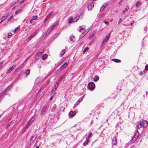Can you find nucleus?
Wrapping results in <instances>:
<instances>
[{
    "mask_svg": "<svg viewBox=\"0 0 148 148\" xmlns=\"http://www.w3.org/2000/svg\"><path fill=\"white\" fill-rule=\"evenodd\" d=\"M47 108V107L46 106H45L43 107L41 112V115H44L45 114V112L46 111Z\"/></svg>",
    "mask_w": 148,
    "mask_h": 148,
    "instance_id": "5",
    "label": "nucleus"
},
{
    "mask_svg": "<svg viewBox=\"0 0 148 148\" xmlns=\"http://www.w3.org/2000/svg\"><path fill=\"white\" fill-rule=\"evenodd\" d=\"M92 134L91 133L89 134H88V137H90Z\"/></svg>",
    "mask_w": 148,
    "mask_h": 148,
    "instance_id": "51",
    "label": "nucleus"
},
{
    "mask_svg": "<svg viewBox=\"0 0 148 148\" xmlns=\"http://www.w3.org/2000/svg\"><path fill=\"white\" fill-rule=\"evenodd\" d=\"M42 54V53L41 52H39L36 55V57L37 56H41Z\"/></svg>",
    "mask_w": 148,
    "mask_h": 148,
    "instance_id": "34",
    "label": "nucleus"
},
{
    "mask_svg": "<svg viewBox=\"0 0 148 148\" xmlns=\"http://www.w3.org/2000/svg\"><path fill=\"white\" fill-rule=\"evenodd\" d=\"M140 125H141V127L142 126L143 127V122H140L139 123Z\"/></svg>",
    "mask_w": 148,
    "mask_h": 148,
    "instance_id": "49",
    "label": "nucleus"
},
{
    "mask_svg": "<svg viewBox=\"0 0 148 148\" xmlns=\"http://www.w3.org/2000/svg\"><path fill=\"white\" fill-rule=\"evenodd\" d=\"M25 20H26V19H24V20L23 21V22H25Z\"/></svg>",
    "mask_w": 148,
    "mask_h": 148,
    "instance_id": "56",
    "label": "nucleus"
},
{
    "mask_svg": "<svg viewBox=\"0 0 148 148\" xmlns=\"http://www.w3.org/2000/svg\"><path fill=\"white\" fill-rule=\"evenodd\" d=\"M62 76L60 77L59 79L58 80V81L57 82H58V83L59 82H60L62 81Z\"/></svg>",
    "mask_w": 148,
    "mask_h": 148,
    "instance_id": "32",
    "label": "nucleus"
},
{
    "mask_svg": "<svg viewBox=\"0 0 148 148\" xmlns=\"http://www.w3.org/2000/svg\"><path fill=\"white\" fill-rule=\"evenodd\" d=\"M35 23V21L34 20H33L32 19H31L30 21V23L31 24H32L33 25H34Z\"/></svg>",
    "mask_w": 148,
    "mask_h": 148,
    "instance_id": "37",
    "label": "nucleus"
},
{
    "mask_svg": "<svg viewBox=\"0 0 148 148\" xmlns=\"http://www.w3.org/2000/svg\"><path fill=\"white\" fill-rule=\"evenodd\" d=\"M15 65H13L11 68H9L6 72L7 73H10L16 66Z\"/></svg>",
    "mask_w": 148,
    "mask_h": 148,
    "instance_id": "9",
    "label": "nucleus"
},
{
    "mask_svg": "<svg viewBox=\"0 0 148 148\" xmlns=\"http://www.w3.org/2000/svg\"><path fill=\"white\" fill-rule=\"evenodd\" d=\"M137 134H136L135 135H134V136L133 138H132V142L133 141H134L135 140L138 138V136L139 135V134L138 133V131H137Z\"/></svg>",
    "mask_w": 148,
    "mask_h": 148,
    "instance_id": "8",
    "label": "nucleus"
},
{
    "mask_svg": "<svg viewBox=\"0 0 148 148\" xmlns=\"http://www.w3.org/2000/svg\"><path fill=\"white\" fill-rule=\"evenodd\" d=\"M47 57V55L46 54H45L43 55L42 56V59L43 60H44L45 59H46Z\"/></svg>",
    "mask_w": 148,
    "mask_h": 148,
    "instance_id": "24",
    "label": "nucleus"
},
{
    "mask_svg": "<svg viewBox=\"0 0 148 148\" xmlns=\"http://www.w3.org/2000/svg\"><path fill=\"white\" fill-rule=\"evenodd\" d=\"M36 32L32 33L29 37L28 39L29 40H31V39L36 34Z\"/></svg>",
    "mask_w": 148,
    "mask_h": 148,
    "instance_id": "12",
    "label": "nucleus"
},
{
    "mask_svg": "<svg viewBox=\"0 0 148 148\" xmlns=\"http://www.w3.org/2000/svg\"><path fill=\"white\" fill-rule=\"evenodd\" d=\"M86 33L85 32H83L79 36L80 38H82L84 36L86 35Z\"/></svg>",
    "mask_w": 148,
    "mask_h": 148,
    "instance_id": "20",
    "label": "nucleus"
},
{
    "mask_svg": "<svg viewBox=\"0 0 148 148\" xmlns=\"http://www.w3.org/2000/svg\"><path fill=\"white\" fill-rule=\"evenodd\" d=\"M143 72L142 71H141L140 73H139V75H143Z\"/></svg>",
    "mask_w": 148,
    "mask_h": 148,
    "instance_id": "50",
    "label": "nucleus"
},
{
    "mask_svg": "<svg viewBox=\"0 0 148 148\" xmlns=\"http://www.w3.org/2000/svg\"><path fill=\"white\" fill-rule=\"evenodd\" d=\"M8 14H5L3 16H4V18H5V19H6V18L8 17Z\"/></svg>",
    "mask_w": 148,
    "mask_h": 148,
    "instance_id": "45",
    "label": "nucleus"
},
{
    "mask_svg": "<svg viewBox=\"0 0 148 148\" xmlns=\"http://www.w3.org/2000/svg\"><path fill=\"white\" fill-rule=\"evenodd\" d=\"M53 96H51V98H50V100H52V98H53Z\"/></svg>",
    "mask_w": 148,
    "mask_h": 148,
    "instance_id": "54",
    "label": "nucleus"
},
{
    "mask_svg": "<svg viewBox=\"0 0 148 148\" xmlns=\"http://www.w3.org/2000/svg\"><path fill=\"white\" fill-rule=\"evenodd\" d=\"M53 13V11H51L50 12V13L48 15V16H47V17L45 18V21L46 20H47L49 18L51 17V16Z\"/></svg>",
    "mask_w": 148,
    "mask_h": 148,
    "instance_id": "13",
    "label": "nucleus"
},
{
    "mask_svg": "<svg viewBox=\"0 0 148 148\" xmlns=\"http://www.w3.org/2000/svg\"><path fill=\"white\" fill-rule=\"evenodd\" d=\"M95 87V85L94 83L93 82H90L89 83L88 86V88L90 90H93Z\"/></svg>",
    "mask_w": 148,
    "mask_h": 148,
    "instance_id": "1",
    "label": "nucleus"
},
{
    "mask_svg": "<svg viewBox=\"0 0 148 148\" xmlns=\"http://www.w3.org/2000/svg\"><path fill=\"white\" fill-rule=\"evenodd\" d=\"M36 118L35 116H33L32 119L30 120L28 122V124H27L26 127L27 128L31 124V123H32L34 121V120Z\"/></svg>",
    "mask_w": 148,
    "mask_h": 148,
    "instance_id": "3",
    "label": "nucleus"
},
{
    "mask_svg": "<svg viewBox=\"0 0 148 148\" xmlns=\"http://www.w3.org/2000/svg\"><path fill=\"white\" fill-rule=\"evenodd\" d=\"M88 143V141H87L86 142H85L83 143V145L84 146H85Z\"/></svg>",
    "mask_w": 148,
    "mask_h": 148,
    "instance_id": "43",
    "label": "nucleus"
},
{
    "mask_svg": "<svg viewBox=\"0 0 148 148\" xmlns=\"http://www.w3.org/2000/svg\"><path fill=\"white\" fill-rule=\"evenodd\" d=\"M137 126L138 128H140L141 127V125L139 124Z\"/></svg>",
    "mask_w": 148,
    "mask_h": 148,
    "instance_id": "47",
    "label": "nucleus"
},
{
    "mask_svg": "<svg viewBox=\"0 0 148 148\" xmlns=\"http://www.w3.org/2000/svg\"><path fill=\"white\" fill-rule=\"evenodd\" d=\"M70 39L71 41H72L73 42H74L75 40V37H74V36H71L70 37Z\"/></svg>",
    "mask_w": 148,
    "mask_h": 148,
    "instance_id": "21",
    "label": "nucleus"
},
{
    "mask_svg": "<svg viewBox=\"0 0 148 148\" xmlns=\"http://www.w3.org/2000/svg\"><path fill=\"white\" fill-rule=\"evenodd\" d=\"M108 3V2H106L102 5V6L101 7V8H102V10H103V9L105 8V7L107 5Z\"/></svg>",
    "mask_w": 148,
    "mask_h": 148,
    "instance_id": "17",
    "label": "nucleus"
},
{
    "mask_svg": "<svg viewBox=\"0 0 148 148\" xmlns=\"http://www.w3.org/2000/svg\"><path fill=\"white\" fill-rule=\"evenodd\" d=\"M110 33L107 36H106V37L104 39L103 41H106L108 40V39H109V38L110 37Z\"/></svg>",
    "mask_w": 148,
    "mask_h": 148,
    "instance_id": "16",
    "label": "nucleus"
},
{
    "mask_svg": "<svg viewBox=\"0 0 148 148\" xmlns=\"http://www.w3.org/2000/svg\"><path fill=\"white\" fill-rule=\"evenodd\" d=\"M73 18L72 17H71L70 18L69 20L68 21V23H70L72 22H73Z\"/></svg>",
    "mask_w": 148,
    "mask_h": 148,
    "instance_id": "28",
    "label": "nucleus"
},
{
    "mask_svg": "<svg viewBox=\"0 0 148 148\" xmlns=\"http://www.w3.org/2000/svg\"><path fill=\"white\" fill-rule=\"evenodd\" d=\"M125 10H123V11H122V13H123V14H124L125 13Z\"/></svg>",
    "mask_w": 148,
    "mask_h": 148,
    "instance_id": "55",
    "label": "nucleus"
},
{
    "mask_svg": "<svg viewBox=\"0 0 148 148\" xmlns=\"http://www.w3.org/2000/svg\"><path fill=\"white\" fill-rule=\"evenodd\" d=\"M5 19L4 18L3 16L1 19V21L0 22V24Z\"/></svg>",
    "mask_w": 148,
    "mask_h": 148,
    "instance_id": "30",
    "label": "nucleus"
},
{
    "mask_svg": "<svg viewBox=\"0 0 148 148\" xmlns=\"http://www.w3.org/2000/svg\"><path fill=\"white\" fill-rule=\"evenodd\" d=\"M76 114L75 111H71L69 113V116L71 117H73Z\"/></svg>",
    "mask_w": 148,
    "mask_h": 148,
    "instance_id": "10",
    "label": "nucleus"
},
{
    "mask_svg": "<svg viewBox=\"0 0 148 148\" xmlns=\"http://www.w3.org/2000/svg\"><path fill=\"white\" fill-rule=\"evenodd\" d=\"M20 29V27L18 26L17 27H16L14 30V32H16V31L18 30V29Z\"/></svg>",
    "mask_w": 148,
    "mask_h": 148,
    "instance_id": "38",
    "label": "nucleus"
},
{
    "mask_svg": "<svg viewBox=\"0 0 148 148\" xmlns=\"http://www.w3.org/2000/svg\"><path fill=\"white\" fill-rule=\"evenodd\" d=\"M84 98L83 96L82 97L80 98L77 101V104H78Z\"/></svg>",
    "mask_w": 148,
    "mask_h": 148,
    "instance_id": "22",
    "label": "nucleus"
},
{
    "mask_svg": "<svg viewBox=\"0 0 148 148\" xmlns=\"http://www.w3.org/2000/svg\"><path fill=\"white\" fill-rule=\"evenodd\" d=\"M81 26H79V27L80 28V29H79V30H78V31L79 32H81V31L82 30H84V28H81Z\"/></svg>",
    "mask_w": 148,
    "mask_h": 148,
    "instance_id": "40",
    "label": "nucleus"
},
{
    "mask_svg": "<svg viewBox=\"0 0 148 148\" xmlns=\"http://www.w3.org/2000/svg\"><path fill=\"white\" fill-rule=\"evenodd\" d=\"M78 104H77V103H76L74 105V106L75 107L77 106Z\"/></svg>",
    "mask_w": 148,
    "mask_h": 148,
    "instance_id": "53",
    "label": "nucleus"
},
{
    "mask_svg": "<svg viewBox=\"0 0 148 148\" xmlns=\"http://www.w3.org/2000/svg\"><path fill=\"white\" fill-rule=\"evenodd\" d=\"M148 70V64L146 65L145 66V69L144 70V71L145 72Z\"/></svg>",
    "mask_w": 148,
    "mask_h": 148,
    "instance_id": "29",
    "label": "nucleus"
},
{
    "mask_svg": "<svg viewBox=\"0 0 148 148\" xmlns=\"http://www.w3.org/2000/svg\"><path fill=\"white\" fill-rule=\"evenodd\" d=\"M94 3L91 2L89 3L88 5L87 8L88 10H91V8L94 6Z\"/></svg>",
    "mask_w": 148,
    "mask_h": 148,
    "instance_id": "7",
    "label": "nucleus"
},
{
    "mask_svg": "<svg viewBox=\"0 0 148 148\" xmlns=\"http://www.w3.org/2000/svg\"><path fill=\"white\" fill-rule=\"evenodd\" d=\"M122 22V20L121 19H120L119 22H118V24H119L120 23H121Z\"/></svg>",
    "mask_w": 148,
    "mask_h": 148,
    "instance_id": "48",
    "label": "nucleus"
},
{
    "mask_svg": "<svg viewBox=\"0 0 148 148\" xmlns=\"http://www.w3.org/2000/svg\"><path fill=\"white\" fill-rule=\"evenodd\" d=\"M30 70L29 69H27L25 72V73L26 75L27 76L30 73Z\"/></svg>",
    "mask_w": 148,
    "mask_h": 148,
    "instance_id": "26",
    "label": "nucleus"
},
{
    "mask_svg": "<svg viewBox=\"0 0 148 148\" xmlns=\"http://www.w3.org/2000/svg\"><path fill=\"white\" fill-rule=\"evenodd\" d=\"M116 143V139L114 138L112 140V143L113 144L115 145Z\"/></svg>",
    "mask_w": 148,
    "mask_h": 148,
    "instance_id": "27",
    "label": "nucleus"
},
{
    "mask_svg": "<svg viewBox=\"0 0 148 148\" xmlns=\"http://www.w3.org/2000/svg\"><path fill=\"white\" fill-rule=\"evenodd\" d=\"M79 19V17L78 18V16H75L74 18L73 19V22H76L77 21H78Z\"/></svg>",
    "mask_w": 148,
    "mask_h": 148,
    "instance_id": "15",
    "label": "nucleus"
},
{
    "mask_svg": "<svg viewBox=\"0 0 148 148\" xmlns=\"http://www.w3.org/2000/svg\"><path fill=\"white\" fill-rule=\"evenodd\" d=\"M12 86L11 85L9 86H8V87L6 88L5 89V90H7L10 89V88H12Z\"/></svg>",
    "mask_w": 148,
    "mask_h": 148,
    "instance_id": "35",
    "label": "nucleus"
},
{
    "mask_svg": "<svg viewBox=\"0 0 148 148\" xmlns=\"http://www.w3.org/2000/svg\"><path fill=\"white\" fill-rule=\"evenodd\" d=\"M129 9V7L128 6H127L126 7L125 9V11H127Z\"/></svg>",
    "mask_w": 148,
    "mask_h": 148,
    "instance_id": "44",
    "label": "nucleus"
},
{
    "mask_svg": "<svg viewBox=\"0 0 148 148\" xmlns=\"http://www.w3.org/2000/svg\"><path fill=\"white\" fill-rule=\"evenodd\" d=\"M13 16H12V15L10 16V17L8 18V21H10L11 20V19L13 18Z\"/></svg>",
    "mask_w": 148,
    "mask_h": 148,
    "instance_id": "42",
    "label": "nucleus"
},
{
    "mask_svg": "<svg viewBox=\"0 0 148 148\" xmlns=\"http://www.w3.org/2000/svg\"><path fill=\"white\" fill-rule=\"evenodd\" d=\"M12 35V34L11 32L8 33V36H7V38H10Z\"/></svg>",
    "mask_w": 148,
    "mask_h": 148,
    "instance_id": "33",
    "label": "nucleus"
},
{
    "mask_svg": "<svg viewBox=\"0 0 148 148\" xmlns=\"http://www.w3.org/2000/svg\"><path fill=\"white\" fill-rule=\"evenodd\" d=\"M103 22L107 25H108L109 24V23L108 21H106L105 20L103 21Z\"/></svg>",
    "mask_w": 148,
    "mask_h": 148,
    "instance_id": "36",
    "label": "nucleus"
},
{
    "mask_svg": "<svg viewBox=\"0 0 148 148\" xmlns=\"http://www.w3.org/2000/svg\"><path fill=\"white\" fill-rule=\"evenodd\" d=\"M143 127H145L147 125V122L146 121H143Z\"/></svg>",
    "mask_w": 148,
    "mask_h": 148,
    "instance_id": "19",
    "label": "nucleus"
},
{
    "mask_svg": "<svg viewBox=\"0 0 148 148\" xmlns=\"http://www.w3.org/2000/svg\"><path fill=\"white\" fill-rule=\"evenodd\" d=\"M112 60L116 62H120L121 61L117 59H112Z\"/></svg>",
    "mask_w": 148,
    "mask_h": 148,
    "instance_id": "18",
    "label": "nucleus"
},
{
    "mask_svg": "<svg viewBox=\"0 0 148 148\" xmlns=\"http://www.w3.org/2000/svg\"><path fill=\"white\" fill-rule=\"evenodd\" d=\"M58 82H57L55 85L54 86V89H53L51 91V93L52 92H53V91H55L56 89H57L58 87Z\"/></svg>",
    "mask_w": 148,
    "mask_h": 148,
    "instance_id": "14",
    "label": "nucleus"
},
{
    "mask_svg": "<svg viewBox=\"0 0 148 148\" xmlns=\"http://www.w3.org/2000/svg\"><path fill=\"white\" fill-rule=\"evenodd\" d=\"M3 64V62L2 61L0 63V68H1Z\"/></svg>",
    "mask_w": 148,
    "mask_h": 148,
    "instance_id": "46",
    "label": "nucleus"
},
{
    "mask_svg": "<svg viewBox=\"0 0 148 148\" xmlns=\"http://www.w3.org/2000/svg\"><path fill=\"white\" fill-rule=\"evenodd\" d=\"M103 10H102V8H100V11H102Z\"/></svg>",
    "mask_w": 148,
    "mask_h": 148,
    "instance_id": "57",
    "label": "nucleus"
},
{
    "mask_svg": "<svg viewBox=\"0 0 148 148\" xmlns=\"http://www.w3.org/2000/svg\"><path fill=\"white\" fill-rule=\"evenodd\" d=\"M69 63V61H66L65 62L60 68V69H63L66 66H67Z\"/></svg>",
    "mask_w": 148,
    "mask_h": 148,
    "instance_id": "4",
    "label": "nucleus"
},
{
    "mask_svg": "<svg viewBox=\"0 0 148 148\" xmlns=\"http://www.w3.org/2000/svg\"><path fill=\"white\" fill-rule=\"evenodd\" d=\"M36 148H39L38 146H37Z\"/></svg>",
    "mask_w": 148,
    "mask_h": 148,
    "instance_id": "58",
    "label": "nucleus"
},
{
    "mask_svg": "<svg viewBox=\"0 0 148 148\" xmlns=\"http://www.w3.org/2000/svg\"><path fill=\"white\" fill-rule=\"evenodd\" d=\"M57 26V23H54L52 25L50 26L48 29L47 32H49L48 34L55 27Z\"/></svg>",
    "mask_w": 148,
    "mask_h": 148,
    "instance_id": "2",
    "label": "nucleus"
},
{
    "mask_svg": "<svg viewBox=\"0 0 148 148\" xmlns=\"http://www.w3.org/2000/svg\"><path fill=\"white\" fill-rule=\"evenodd\" d=\"M37 18H38L37 16H34L32 18V19L33 20H36Z\"/></svg>",
    "mask_w": 148,
    "mask_h": 148,
    "instance_id": "39",
    "label": "nucleus"
},
{
    "mask_svg": "<svg viewBox=\"0 0 148 148\" xmlns=\"http://www.w3.org/2000/svg\"><path fill=\"white\" fill-rule=\"evenodd\" d=\"M88 49H89V48L88 47H86V48H85L83 50V53H85L86 51H87L88 50Z\"/></svg>",
    "mask_w": 148,
    "mask_h": 148,
    "instance_id": "31",
    "label": "nucleus"
},
{
    "mask_svg": "<svg viewBox=\"0 0 148 148\" xmlns=\"http://www.w3.org/2000/svg\"><path fill=\"white\" fill-rule=\"evenodd\" d=\"M99 77L97 76L96 75L94 78V82H96L99 80Z\"/></svg>",
    "mask_w": 148,
    "mask_h": 148,
    "instance_id": "23",
    "label": "nucleus"
},
{
    "mask_svg": "<svg viewBox=\"0 0 148 148\" xmlns=\"http://www.w3.org/2000/svg\"><path fill=\"white\" fill-rule=\"evenodd\" d=\"M141 5V3L140 1H138L136 2L135 5L137 8H139L140 7Z\"/></svg>",
    "mask_w": 148,
    "mask_h": 148,
    "instance_id": "11",
    "label": "nucleus"
},
{
    "mask_svg": "<svg viewBox=\"0 0 148 148\" xmlns=\"http://www.w3.org/2000/svg\"><path fill=\"white\" fill-rule=\"evenodd\" d=\"M95 32L93 31L92 32V34H91V35L90 36L92 37L93 36L95 35Z\"/></svg>",
    "mask_w": 148,
    "mask_h": 148,
    "instance_id": "41",
    "label": "nucleus"
},
{
    "mask_svg": "<svg viewBox=\"0 0 148 148\" xmlns=\"http://www.w3.org/2000/svg\"><path fill=\"white\" fill-rule=\"evenodd\" d=\"M26 0H23L22 1L20 2L21 3H23L24 1H25Z\"/></svg>",
    "mask_w": 148,
    "mask_h": 148,
    "instance_id": "52",
    "label": "nucleus"
},
{
    "mask_svg": "<svg viewBox=\"0 0 148 148\" xmlns=\"http://www.w3.org/2000/svg\"><path fill=\"white\" fill-rule=\"evenodd\" d=\"M132 23H130V25H132Z\"/></svg>",
    "mask_w": 148,
    "mask_h": 148,
    "instance_id": "59",
    "label": "nucleus"
},
{
    "mask_svg": "<svg viewBox=\"0 0 148 148\" xmlns=\"http://www.w3.org/2000/svg\"><path fill=\"white\" fill-rule=\"evenodd\" d=\"M65 52V49L62 50L60 53V55L61 56H63L64 55Z\"/></svg>",
    "mask_w": 148,
    "mask_h": 148,
    "instance_id": "25",
    "label": "nucleus"
},
{
    "mask_svg": "<svg viewBox=\"0 0 148 148\" xmlns=\"http://www.w3.org/2000/svg\"><path fill=\"white\" fill-rule=\"evenodd\" d=\"M1 115H0V118H1Z\"/></svg>",
    "mask_w": 148,
    "mask_h": 148,
    "instance_id": "60",
    "label": "nucleus"
},
{
    "mask_svg": "<svg viewBox=\"0 0 148 148\" xmlns=\"http://www.w3.org/2000/svg\"><path fill=\"white\" fill-rule=\"evenodd\" d=\"M36 137V136L35 135H33L32 136L29 142L30 144H32V142L35 140Z\"/></svg>",
    "mask_w": 148,
    "mask_h": 148,
    "instance_id": "6",
    "label": "nucleus"
}]
</instances>
